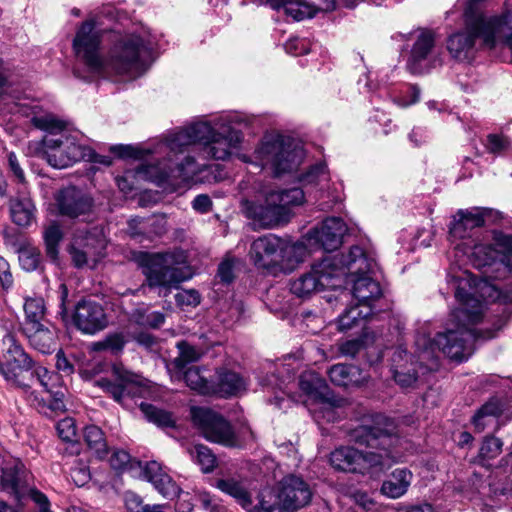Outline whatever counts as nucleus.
Returning <instances> with one entry per match:
<instances>
[{"instance_id": "46", "label": "nucleus", "mask_w": 512, "mask_h": 512, "mask_svg": "<svg viewBox=\"0 0 512 512\" xmlns=\"http://www.w3.org/2000/svg\"><path fill=\"white\" fill-rule=\"evenodd\" d=\"M486 150L494 155H502L512 149V141L503 133H490L484 142Z\"/></svg>"}, {"instance_id": "47", "label": "nucleus", "mask_w": 512, "mask_h": 512, "mask_svg": "<svg viewBox=\"0 0 512 512\" xmlns=\"http://www.w3.org/2000/svg\"><path fill=\"white\" fill-rule=\"evenodd\" d=\"M18 259L21 267L26 271H34L41 262V253L38 248L26 245L19 249Z\"/></svg>"}, {"instance_id": "24", "label": "nucleus", "mask_w": 512, "mask_h": 512, "mask_svg": "<svg viewBox=\"0 0 512 512\" xmlns=\"http://www.w3.org/2000/svg\"><path fill=\"white\" fill-rule=\"evenodd\" d=\"M490 212L489 209L480 207L459 210L450 226V237L454 240L472 237L474 230L484 225L485 217Z\"/></svg>"}, {"instance_id": "8", "label": "nucleus", "mask_w": 512, "mask_h": 512, "mask_svg": "<svg viewBox=\"0 0 512 512\" xmlns=\"http://www.w3.org/2000/svg\"><path fill=\"white\" fill-rule=\"evenodd\" d=\"M244 163L260 170L268 169L274 176L291 173L298 169L304 160L303 147L290 138L279 134H266L252 155L238 154Z\"/></svg>"}, {"instance_id": "31", "label": "nucleus", "mask_w": 512, "mask_h": 512, "mask_svg": "<svg viewBox=\"0 0 512 512\" xmlns=\"http://www.w3.org/2000/svg\"><path fill=\"white\" fill-rule=\"evenodd\" d=\"M332 383L337 386H358L365 381L361 370L354 365L336 364L328 371Z\"/></svg>"}, {"instance_id": "63", "label": "nucleus", "mask_w": 512, "mask_h": 512, "mask_svg": "<svg viewBox=\"0 0 512 512\" xmlns=\"http://www.w3.org/2000/svg\"><path fill=\"white\" fill-rule=\"evenodd\" d=\"M64 393L60 390H57L49 393V398L44 400V402H48L47 407L54 412H63L65 410L64 404Z\"/></svg>"}, {"instance_id": "13", "label": "nucleus", "mask_w": 512, "mask_h": 512, "mask_svg": "<svg viewBox=\"0 0 512 512\" xmlns=\"http://www.w3.org/2000/svg\"><path fill=\"white\" fill-rule=\"evenodd\" d=\"M113 381L101 378L95 384L109 394L114 401L124 405L128 398L139 395L142 386V377L121 364H114L112 367Z\"/></svg>"}, {"instance_id": "28", "label": "nucleus", "mask_w": 512, "mask_h": 512, "mask_svg": "<svg viewBox=\"0 0 512 512\" xmlns=\"http://www.w3.org/2000/svg\"><path fill=\"white\" fill-rule=\"evenodd\" d=\"M412 480L413 474L409 469L396 468L383 481L380 491L390 499H398L407 493Z\"/></svg>"}, {"instance_id": "36", "label": "nucleus", "mask_w": 512, "mask_h": 512, "mask_svg": "<svg viewBox=\"0 0 512 512\" xmlns=\"http://www.w3.org/2000/svg\"><path fill=\"white\" fill-rule=\"evenodd\" d=\"M299 182L304 187H318L324 190L330 180L327 166L324 162L317 163L299 176Z\"/></svg>"}, {"instance_id": "4", "label": "nucleus", "mask_w": 512, "mask_h": 512, "mask_svg": "<svg viewBox=\"0 0 512 512\" xmlns=\"http://www.w3.org/2000/svg\"><path fill=\"white\" fill-rule=\"evenodd\" d=\"M465 31L449 37L447 48L453 57L467 58V54L480 39L484 46L492 49L498 44L505 45L510 50L512 62V0H505L504 11L501 15L492 17H471L465 11Z\"/></svg>"}, {"instance_id": "42", "label": "nucleus", "mask_w": 512, "mask_h": 512, "mask_svg": "<svg viewBox=\"0 0 512 512\" xmlns=\"http://www.w3.org/2000/svg\"><path fill=\"white\" fill-rule=\"evenodd\" d=\"M84 440L92 451L102 458L107 454V443L102 430L95 425L87 426L84 430Z\"/></svg>"}, {"instance_id": "39", "label": "nucleus", "mask_w": 512, "mask_h": 512, "mask_svg": "<svg viewBox=\"0 0 512 512\" xmlns=\"http://www.w3.org/2000/svg\"><path fill=\"white\" fill-rule=\"evenodd\" d=\"M46 256L52 261H58L59 244L63 239V232L59 224L53 222L43 231Z\"/></svg>"}, {"instance_id": "64", "label": "nucleus", "mask_w": 512, "mask_h": 512, "mask_svg": "<svg viewBox=\"0 0 512 512\" xmlns=\"http://www.w3.org/2000/svg\"><path fill=\"white\" fill-rule=\"evenodd\" d=\"M363 349V342L359 339L348 340L340 344L339 351L342 355L354 357Z\"/></svg>"}, {"instance_id": "9", "label": "nucleus", "mask_w": 512, "mask_h": 512, "mask_svg": "<svg viewBox=\"0 0 512 512\" xmlns=\"http://www.w3.org/2000/svg\"><path fill=\"white\" fill-rule=\"evenodd\" d=\"M437 335L430 339L425 334H418L415 340L417 348V361L413 356L407 354L406 350L397 348L392 356V375L395 382L402 388L413 387L418 378L416 365L425 367L427 370H434L438 367V356L436 350L447 356L436 344Z\"/></svg>"}, {"instance_id": "6", "label": "nucleus", "mask_w": 512, "mask_h": 512, "mask_svg": "<svg viewBox=\"0 0 512 512\" xmlns=\"http://www.w3.org/2000/svg\"><path fill=\"white\" fill-rule=\"evenodd\" d=\"M31 122L34 127L47 132L41 141L40 154L50 166L63 169L81 160L98 161L91 148L77 143L70 134L63 133L65 122L54 115L34 116Z\"/></svg>"}, {"instance_id": "49", "label": "nucleus", "mask_w": 512, "mask_h": 512, "mask_svg": "<svg viewBox=\"0 0 512 512\" xmlns=\"http://www.w3.org/2000/svg\"><path fill=\"white\" fill-rule=\"evenodd\" d=\"M284 12L292 19L300 21L305 18L313 17L317 10H315L307 1L299 0L298 2H294L293 0H290L285 6Z\"/></svg>"}, {"instance_id": "26", "label": "nucleus", "mask_w": 512, "mask_h": 512, "mask_svg": "<svg viewBox=\"0 0 512 512\" xmlns=\"http://www.w3.org/2000/svg\"><path fill=\"white\" fill-rule=\"evenodd\" d=\"M59 213L69 218H78L90 213L92 200L79 189L68 187L60 191L57 197Z\"/></svg>"}, {"instance_id": "54", "label": "nucleus", "mask_w": 512, "mask_h": 512, "mask_svg": "<svg viewBox=\"0 0 512 512\" xmlns=\"http://www.w3.org/2000/svg\"><path fill=\"white\" fill-rule=\"evenodd\" d=\"M502 441L496 437H486L479 451V456L483 460L496 458L502 451Z\"/></svg>"}, {"instance_id": "52", "label": "nucleus", "mask_w": 512, "mask_h": 512, "mask_svg": "<svg viewBox=\"0 0 512 512\" xmlns=\"http://www.w3.org/2000/svg\"><path fill=\"white\" fill-rule=\"evenodd\" d=\"M109 462L113 469L119 471H123L127 468L132 469L134 466H137L142 470L144 466L140 461H133L130 454L125 450H115L112 453Z\"/></svg>"}, {"instance_id": "55", "label": "nucleus", "mask_w": 512, "mask_h": 512, "mask_svg": "<svg viewBox=\"0 0 512 512\" xmlns=\"http://www.w3.org/2000/svg\"><path fill=\"white\" fill-rule=\"evenodd\" d=\"M59 437L66 442L76 440L77 428L73 418L66 417L60 420L56 426Z\"/></svg>"}, {"instance_id": "20", "label": "nucleus", "mask_w": 512, "mask_h": 512, "mask_svg": "<svg viewBox=\"0 0 512 512\" xmlns=\"http://www.w3.org/2000/svg\"><path fill=\"white\" fill-rule=\"evenodd\" d=\"M284 241L272 234L254 240L250 248V258L258 268L269 269L282 259Z\"/></svg>"}, {"instance_id": "45", "label": "nucleus", "mask_w": 512, "mask_h": 512, "mask_svg": "<svg viewBox=\"0 0 512 512\" xmlns=\"http://www.w3.org/2000/svg\"><path fill=\"white\" fill-rule=\"evenodd\" d=\"M189 453L204 473H209L215 468L216 458L208 447L198 444L190 449Z\"/></svg>"}, {"instance_id": "43", "label": "nucleus", "mask_w": 512, "mask_h": 512, "mask_svg": "<svg viewBox=\"0 0 512 512\" xmlns=\"http://www.w3.org/2000/svg\"><path fill=\"white\" fill-rule=\"evenodd\" d=\"M184 380L192 390L197 391L203 395L212 394L213 381H208L200 374V370L197 367H191L184 373Z\"/></svg>"}, {"instance_id": "21", "label": "nucleus", "mask_w": 512, "mask_h": 512, "mask_svg": "<svg viewBox=\"0 0 512 512\" xmlns=\"http://www.w3.org/2000/svg\"><path fill=\"white\" fill-rule=\"evenodd\" d=\"M346 225L337 217L327 218L319 228L310 231L308 242H314L316 248L325 251L336 250L342 243Z\"/></svg>"}, {"instance_id": "57", "label": "nucleus", "mask_w": 512, "mask_h": 512, "mask_svg": "<svg viewBox=\"0 0 512 512\" xmlns=\"http://www.w3.org/2000/svg\"><path fill=\"white\" fill-rule=\"evenodd\" d=\"M136 321L142 326L159 328L164 324L165 316L163 313L158 311L149 312L147 314L138 313Z\"/></svg>"}, {"instance_id": "17", "label": "nucleus", "mask_w": 512, "mask_h": 512, "mask_svg": "<svg viewBox=\"0 0 512 512\" xmlns=\"http://www.w3.org/2000/svg\"><path fill=\"white\" fill-rule=\"evenodd\" d=\"M202 165L191 156H186L181 162L172 165V161L164 160L157 166H149L147 173L159 183L168 181L197 182Z\"/></svg>"}, {"instance_id": "40", "label": "nucleus", "mask_w": 512, "mask_h": 512, "mask_svg": "<svg viewBox=\"0 0 512 512\" xmlns=\"http://www.w3.org/2000/svg\"><path fill=\"white\" fill-rule=\"evenodd\" d=\"M271 192L272 202L275 203V201H277L278 205L284 208V210L288 213V220L292 215L291 208L303 204L305 198L304 192L301 188H291L287 190Z\"/></svg>"}, {"instance_id": "56", "label": "nucleus", "mask_w": 512, "mask_h": 512, "mask_svg": "<svg viewBox=\"0 0 512 512\" xmlns=\"http://www.w3.org/2000/svg\"><path fill=\"white\" fill-rule=\"evenodd\" d=\"M27 374L30 375V380L36 378L47 393H50L52 389V385L50 384V382L54 378H58L56 374H54L53 372H49L45 367L42 366H34L32 370L29 371Z\"/></svg>"}, {"instance_id": "11", "label": "nucleus", "mask_w": 512, "mask_h": 512, "mask_svg": "<svg viewBox=\"0 0 512 512\" xmlns=\"http://www.w3.org/2000/svg\"><path fill=\"white\" fill-rule=\"evenodd\" d=\"M34 361L25 352L22 345L12 334H6L2 340L0 375L11 385L26 390L30 384L25 382V374L32 370Z\"/></svg>"}, {"instance_id": "60", "label": "nucleus", "mask_w": 512, "mask_h": 512, "mask_svg": "<svg viewBox=\"0 0 512 512\" xmlns=\"http://www.w3.org/2000/svg\"><path fill=\"white\" fill-rule=\"evenodd\" d=\"M285 51L293 56H299L309 52L310 47L306 39L291 38L284 45Z\"/></svg>"}, {"instance_id": "58", "label": "nucleus", "mask_w": 512, "mask_h": 512, "mask_svg": "<svg viewBox=\"0 0 512 512\" xmlns=\"http://www.w3.org/2000/svg\"><path fill=\"white\" fill-rule=\"evenodd\" d=\"M124 502L130 512H147L150 507L149 504H144L143 499L132 491H127L124 494Z\"/></svg>"}, {"instance_id": "30", "label": "nucleus", "mask_w": 512, "mask_h": 512, "mask_svg": "<svg viewBox=\"0 0 512 512\" xmlns=\"http://www.w3.org/2000/svg\"><path fill=\"white\" fill-rule=\"evenodd\" d=\"M505 409V401L499 397L490 398L483 404L473 417V424L478 432H482L487 426L492 424Z\"/></svg>"}, {"instance_id": "61", "label": "nucleus", "mask_w": 512, "mask_h": 512, "mask_svg": "<svg viewBox=\"0 0 512 512\" xmlns=\"http://www.w3.org/2000/svg\"><path fill=\"white\" fill-rule=\"evenodd\" d=\"M144 172L145 171L142 167L138 168L135 172L134 171H126L124 173V175L118 176L116 178L118 188L125 194L131 192L134 188L133 178H134L135 174L141 175Z\"/></svg>"}, {"instance_id": "44", "label": "nucleus", "mask_w": 512, "mask_h": 512, "mask_svg": "<svg viewBox=\"0 0 512 512\" xmlns=\"http://www.w3.org/2000/svg\"><path fill=\"white\" fill-rule=\"evenodd\" d=\"M192 144H194V142L187 126L167 136L165 141L162 143V146L170 152L178 153L182 152L184 148Z\"/></svg>"}, {"instance_id": "10", "label": "nucleus", "mask_w": 512, "mask_h": 512, "mask_svg": "<svg viewBox=\"0 0 512 512\" xmlns=\"http://www.w3.org/2000/svg\"><path fill=\"white\" fill-rule=\"evenodd\" d=\"M363 257L367 260L374 262L375 267L367 271L351 272L346 268V277L352 278L353 282V296L358 301L357 306L348 308L338 318V327L341 331L353 328L360 320L367 318L372 313L371 302L381 295V288L379 283L372 278L376 274L378 265L373 257H370L363 251Z\"/></svg>"}, {"instance_id": "18", "label": "nucleus", "mask_w": 512, "mask_h": 512, "mask_svg": "<svg viewBox=\"0 0 512 512\" xmlns=\"http://www.w3.org/2000/svg\"><path fill=\"white\" fill-rule=\"evenodd\" d=\"M215 126L218 127L217 131L202 147V152L207 158L225 161L240 148L243 134L229 125L216 123Z\"/></svg>"}, {"instance_id": "5", "label": "nucleus", "mask_w": 512, "mask_h": 512, "mask_svg": "<svg viewBox=\"0 0 512 512\" xmlns=\"http://www.w3.org/2000/svg\"><path fill=\"white\" fill-rule=\"evenodd\" d=\"M375 267L374 262L363 257V249L352 247L347 255H327L312 270L295 279L290 286L293 294L304 297L323 289H336L344 283L346 268L351 272L367 271Z\"/></svg>"}, {"instance_id": "2", "label": "nucleus", "mask_w": 512, "mask_h": 512, "mask_svg": "<svg viewBox=\"0 0 512 512\" xmlns=\"http://www.w3.org/2000/svg\"><path fill=\"white\" fill-rule=\"evenodd\" d=\"M102 29L94 20L84 22L73 40V49L77 60L84 66L88 75H82L79 69L74 73L85 80L96 77L125 75L130 78L141 76L150 66L157 41L148 30L139 34L120 36L109 51V59L100 53Z\"/></svg>"}, {"instance_id": "7", "label": "nucleus", "mask_w": 512, "mask_h": 512, "mask_svg": "<svg viewBox=\"0 0 512 512\" xmlns=\"http://www.w3.org/2000/svg\"><path fill=\"white\" fill-rule=\"evenodd\" d=\"M134 261L145 276L148 287L157 289L159 295L166 296L192 277L182 250L138 252L134 255Z\"/></svg>"}, {"instance_id": "41", "label": "nucleus", "mask_w": 512, "mask_h": 512, "mask_svg": "<svg viewBox=\"0 0 512 512\" xmlns=\"http://www.w3.org/2000/svg\"><path fill=\"white\" fill-rule=\"evenodd\" d=\"M309 234L295 243H286L284 241V248L282 252V259H287L289 262H301L305 257L314 249V242H308Z\"/></svg>"}, {"instance_id": "25", "label": "nucleus", "mask_w": 512, "mask_h": 512, "mask_svg": "<svg viewBox=\"0 0 512 512\" xmlns=\"http://www.w3.org/2000/svg\"><path fill=\"white\" fill-rule=\"evenodd\" d=\"M142 475L164 498L173 500L182 492L181 487L157 461L146 462L142 468Z\"/></svg>"}, {"instance_id": "12", "label": "nucleus", "mask_w": 512, "mask_h": 512, "mask_svg": "<svg viewBox=\"0 0 512 512\" xmlns=\"http://www.w3.org/2000/svg\"><path fill=\"white\" fill-rule=\"evenodd\" d=\"M470 260L478 269L501 265L510 271L512 269V236L494 231L493 243L475 244L470 253Z\"/></svg>"}, {"instance_id": "1", "label": "nucleus", "mask_w": 512, "mask_h": 512, "mask_svg": "<svg viewBox=\"0 0 512 512\" xmlns=\"http://www.w3.org/2000/svg\"><path fill=\"white\" fill-rule=\"evenodd\" d=\"M447 284L454 291L457 307L450 311L444 331L437 333L436 344L448 358L463 361L471 354L474 340L495 336L494 330L481 334L475 329L483 319L484 302H512V288L502 289L487 279L477 280L460 268L448 272Z\"/></svg>"}, {"instance_id": "19", "label": "nucleus", "mask_w": 512, "mask_h": 512, "mask_svg": "<svg viewBox=\"0 0 512 512\" xmlns=\"http://www.w3.org/2000/svg\"><path fill=\"white\" fill-rule=\"evenodd\" d=\"M278 495L284 511L296 512L311 502L313 492L301 477L288 475L280 482Z\"/></svg>"}, {"instance_id": "37", "label": "nucleus", "mask_w": 512, "mask_h": 512, "mask_svg": "<svg viewBox=\"0 0 512 512\" xmlns=\"http://www.w3.org/2000/svg\"><path fill=\"white\" fill-rule=\"evenodd\" d=\"M251 508L247 512H282L278 492L271 489H263L256 498V503L251 499Z\"/></svg>"}, {"instance_id": "48", "label": "nucleus", "mask_w": 512, "mask_h": 512, "mask_svg": "<svg viewBox=\"0 0 512 512\" xmlns=\"http://www.w3.org/2000/svg\"><path fill=\"white\" fill-rule=\"evenodd\" d=\"M141 410L144 413L145 417L148 419V421L153 422L158 426L171 427L174 425L172 415L167 411L159 409L153 405L144 403L141 404Z\"/></svg>"}, {"instance_id": "59", "label": "nucleus", "mask_w": 512, "mask_h": 512, "mask_svg": "<svg viewBox=\"0 0 512 512\" xmlns=\"http://www.w3.org/2000/svg\"><path fill=\"white\" fill-rule=\"evenodd\" d=\"M175 300L179 306L195 307L200 304L201 296L195 289L182 290L175 295Z\"/></svg>"}, {"instance_id": "3", "label": "nucleus", "mask_w": 512, "mask_h": 512, "mask_svg": "<svg viewBox=\"0 0 512 512\" xmlns=\"http://www.w3.org/2000/svg\"><path fill=\"white\" fill-rule=\"evenodd\" d=\"M393 430L392 424L385 428L378 425L356 428L351 438L366 449L350 446L335 449L330 455L332 467L339 471L378 477L403 457L399 448L400 438Z\"/></svg>"}, {"instance_id": "53", "label": "nucleus", "mask_w": 512, "mask_h": 512, "mask_svg": "<svg viewBox=\"0 0 512 512\" xmlns=\"http://www.w3.org/2000/svg\"><path fill=\"white\" fill-rule=\"evenodd\" d=\"M224 178L223 169L218 164L202 165L196 183L210 184L221 181Z\"/></svg>"}, {"instance_id": "32", "label": "nucleus", "mask_w": 512, "mask_h": 512, "mask_svg": "<svg viewBox=\"0 0 512 512\" xmlns=\"http://www.w3.org/2000/svg\"><path fill=\"white\" fill-rule=\"evenodd\" d=\"M35 205L29 197H16L10 200V216L20 227H28L35 220Z\"/></svg>"}, {"instance_id": "22", "label": "nucleus", "mask_w": 512, "mask_h": 512, "mask_svg": "<svg viewBox=\"0 0 512 512\" xmlns=\"http://www.w3.org/2000/svg\"><path fill=\"white\" fill-rule=\"evenodd\" d=\"M298 384L300 390L306 397L303 403L311 412H316V409L310 408V404L331 408L330 390L325 381L318 374L314 372H304L300 375Z\"/></svg>"}, {"instance_id": "14", "label": "nucleus", "mask_w": 512, "mask_h": 512, "mask_svg": "<svg viewBox=\"0 0 512 512\" xmlns=\"http://www.w3.org/2000/svg\"><path fill=\"white\" fill-rule=\"evenodd\" d=\"M191 413L195 425L207 440L230 447L236 445L230 424L219 414L203 407H194Z\"/></svg>"}, {"instance_id": "29", "label": "nucleus", "mask_w": 512, "mask_h": 512, "mask_svg": "<svg viewBox=\"0 0 512 512\" xmlns=\"http://www.w3.org/2000/svg\"><path fill=\"white\" fill-rule=\"evenodd\" d=\"M30 345L42 353H49L55 346V333L46 323L21 329Z\"/></svg>"}, {"instance_id": "16", "label": "nucleus", "mask_w": 512, "mask_h": 512, "mask_svg": "<svg viewBox=\"0 0 512 512\" xmlns=\"http://www.w3.org/2000/svg\"><path fill=\"white\" fill-rule=\"evenodd\" d=\"M242 212L245 217L262 228H274L289 221L284 208L280 207L277 201L272 202V192H269L263 201H242Z\"/></svg>"}, {"instance_id": "34", "label": "nucleus", "mask_w": 512, "mask_h": 512, "mask_svg": "<svg viewBox=\"0 0 512 512\" xmlns=\"http://www.w3.org/2000/svg\"><path fill=\"white\" fill-rule=\"evenodd\" d=\"M23 309L25 317L21 323V329L47 322L45 320L46 307L42 297H26Z\"/></svg>"}, {"instance_id": "35", "label": "nucleus", "mask_w": 512, "mask_h": 512, "mask_svg": "<svg viewBox=\"0 0 512 512\" xmlns=\"http://www.w3.org/2000/svg\"><path fill=\"white\" fill-rule=\"evenodd\" d=\"M216 487L222 492L232 496L243 509H252L251 495L243 482L233 478L220 479L217 481Z\"/></svg>"}, {"instance_id": "50", "label": "nucleus", "mask_w": 512, "mask_h": 512, "mask_svg": "<svg viewBox=\"0 0 512 512\" xmlns=\"http://www.w3.org/2000/svg\"><path fill=\"white\" fill-rule=\"evenodd\" d=\"M179 356L174 360L177 368L183 369L187 364L196 362L201 357V352L186 341L177 343Z\"/></svg>"}, {"instance_id": "15", "label": "nucleus", "mask_w": 512, "mask_h": 512, "mask_svg": "<svg viewBox=\"0 0 512 512\" xmlns=\"http://www.w3.org/2000/svg\"><path fill=\"white\" fill-rule=\"evenodd\" d=\"M74 326L85 335H95L109 325V316L103 305L92 299H81L72 314Z\"/></svg>"}, {"instance_id": "27", "label": "nucleus", "mask_w": 512, "mask_h": 512, "mask_svg": "<svg viewBox=\"0 0 512 512\" xmlns=\"http://www.w3.org/2000/svg\"><path fill=\"white\" fill-rule=\"evenodd\" d=\"M246 387L247 381L243 376L235 371L222 368L216 372L212 394L222 398L237 396L245 391Z\"/></svg>"}, {"instance_id": "33", "label": "nucleus", "mask_w": 512, "mask_h": 512, "mask_svg": "<svg viewBox=\"0 0 512 512\" xmlns=\"http://www.w3.org/2000/svg\"><path fill=\"white\" fill-rule=\"evenodd\" d=\"M23 472V465L20 462H16L13 465L3 468L0 476L2 489L14 495L18 500L24 495L22 487Z\"/></svg>"}, {"instance_id": "23", "label": "nucleus", "mask_w": 512, "mask_h": 512, "mask_svg": "<svg viewBox=\"0 0 512 512\" xmlns=\"http://www.w3.org/2000/svg\"><path fill=\"white\" fill-rule=\"evenodd\" d=\"M434 48V38L429 31H418L407 60V69L412 74H423L431 67V54Z\"/></svg>"}, {"instance_id": "38", "label": "nucleus", "mask_w": 512, "mask_h": 512, "mask_svg": "<svg viewBox=\"0 0 512 512\" xmlns=\"http://www.w3.org/2000/svg\"><path fill=\"white\" fill-rule=\"evenodd\" d=\"M128 342L127 334L123 331L108 333L103 339L93 342L91 350L94 352L110 351L113 354L121 353Z\"/></svg>"}, {"instance_id": "51", "label": "nucleus", "mask_w": 512, "mask_h": 512, "mask_svg": "<svg viewBox=\"0 0 512 512\" xmlns=\"http://www.w3.org/2000/svg\"><path fill=\"white\" fill-rule=\"evenodd\" d=\"M191 133L192 140L195 143H202L203 146L207 144L217 131L208 122H197L188 126Z\"/></svg>"}, {"instance_id": "62", "label": "nucleus", "mask_w": 512, "mask_h": 512, "mask_svg": "<svg viewBox=\"0 0 512 512\" xmlns=\"http://www.w3.org/2000/svg\"><path fill=\"white\" fill-rule=\"evenodd\" d=\"M14 280L10 271V265L2 256H0V285L4 291L13 287Z\"/></svg>"}]
</instances>
